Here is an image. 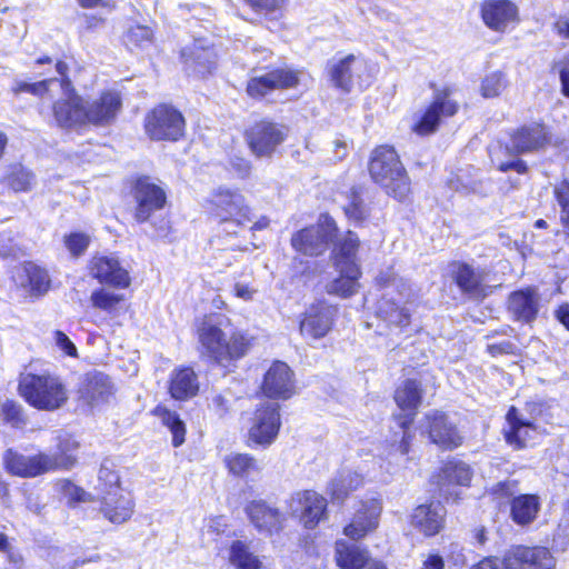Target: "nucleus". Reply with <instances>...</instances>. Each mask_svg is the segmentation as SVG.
<instances>
[{"label":"nucleus","instance_id":"1","mask_svg":"<svg viewBox=\"0 0 569 569\" xmlns=\"http://www.w3.org/2000/svg\"><path fill=\"white\" fill-rule=\"evenodd\" d=\"M359 238L352 231L339 240L333 250V266L338 273L326 284L329 295L349 298L358 292L361 270L357 260Z\"/></svg>","mask_w":569,"mask_h":569},{"label":"nucleus","instance_id":"2","mask_svg":"<svg viewBox=\"0 0 569 569\" xmlns=\"http://www.w3.org/2000/svg\"><path fill=\"white\" fill-rule=\"evenodd\" d=\"M18 391L29 406L42 411H56L69 399L64 382L60 377L50 373L23 375L19 380Z\"/></svg>","mask_w":569,"mask_h":569},{"label":"nucleus","instance_id":"3","mask_svg":"<svg viewBox=\"0 0 569 569\" xmlns=\"http://www.w3.org/2000/svg\"><path fill=\"white\" fill-rule=\"evenodd\" d=\"M369 173L372 180L398 200L410 193V180L396 150L388 146L376 148L370 158Z\"/></svg>","mask_w":569,"mask_h":569},{"label":"nucleus","instance_id":"4","mask_svg":"<svg viewBox=\"0 0 569 569\" xmlns=\"http://www.w3.org/2000/svg\"><path fill=\"white\" fill-rule=\"evenodd\" d=\"M207 209L221 224L232 227L229 232L246 227L252 221V210L246 197L238 190L227 187L216 188L207 199Z\"/></svg>","mask_w":569,"mask_h":569},{"label":"nucleus","instance_id":"5","mask_svg":"<svg viewBox=\"0 0 569 569\" xmlns=\"http://www.w3.org/2000/svg\"><path fill=\"white\" fill-rule=\"evenodd\" d=\"M380 284L386 288H393L397 290V297L393 296V290H390L379 301L378 315L386 321L396 326H406L409 323L410 310L408 305L416 299V292L411 284L406 280L396 277L392 272L385 277L380 274L378 278Z\"/></svg>","mask_w":569,"mask_h":569},{"label":"nucleus","instance_id":"6","mask_svg":"<svg viewBox=\"0 0 569 569\" xmlns=\"http://www.w3.org/2000/svg\"><path fill=\"white\" fill-rule=\"evenodd\" d=\"M421 399L422 390L420 383L416 380L408 379L396 389L395 401L401 410L408 411V416L401 418L399 422L400 431L390 440L391 452L401 456H406L409 452L412 436L408 429L412 423Z\"/></svg>","mask_w":569,"mask_h":569},{"label":"nucleus","instance_id":"7","mask_svg":"<svg viewBox=\"0 0 569 569\" xmlns=\"http://www.w3.org/2000/svg\"><path fill=\"white\" fill-rule=\"evenodd\" d=\"M327 73L331 83L350 92L353 86H367L372 76V68L361 54H347L339 59H332L327 64Z\"/></svg>","mask_w":569,"mask_h":569},{"label":"nucleus","instance_id":"8","mask_svg":"<svg viewBox=\"0 0 569 569\" xmlns=\"http://www.w3.org/2000/svg\"><path fill=\"white\" fill-rule=\"evenodd\" d=\"M184 128L182 114L168 104H159L144 119V129L152 140H178Z\"/></svg>","mask_w":569,"mask_h":569},{"label":"nucleus","instance_id":"9","mask_svg":"<svg viewBox=\"0 0 569 569\" xmlns=\"http://www.w3.org/2000/svg\"><path fill=\"white\" fill-rule=\"evenodd\" d=\"M335 231V220L327 214H322L317 224L295 233L291 239V244L297 251L303 254L318 256L326 250Z\"/></svg>","mask_w":569,"mask_h":569},{"label":"nucleus","instance_id":"10","mask_svg":"<svg viewBox=\"0 0 569 569\" xmlns=\"http://www.w3.org/2000/svg\"><path fill=\"white\" fill-rule=\"evenodd\" d=\"M505 569H556L557 560L541 546H515L503 555Z\"/></svg>","mask_w":569,"mask_h":569},{"label":"nucleus","instance_id":"11","mask_svg":"<svg viewBox=\"0 0 569 569\" xmlns=\"http://www.w3.org/2000/svg\"><path fill=\"white\" fill-rule=\"evenodd\" d=\"M279 409V405L272 401H264L256 409L249 429L251 441L261 446H269L274 441L281 426Z\"/></svg>","mask_w":569,"mask_h":569},{"label":"nucleus","instance_id":"12","mask_svg":"<svg viewBox=\"0 0 569 569\" xmlns=\"http://www.w3.org/2000/svg\"><path fill=\"white\" fill-rule=\"evenodd\" d=\"M64 98L53 103V117L62 128H77L86 124V103L71 88L68 79L60 81Z\"/></svg>","mask_w":569,"mask_h":569},{"label":"nucleus","instance_id":"13","mask_svg":"<svg viewBox=\"0 0 569 569\" xmlns=\"http://www.w3.org/2000/svg\"><path fill=\"white\" fill-rule=\"evenodd\" d=\"M287 137V129L278 123L260 121L247 131L250 150L257 157H270Z\"/></svg>","mask_w":569,"mask_h":569},{"label":"nucleus","instance_id":"14","mask_svg":"<svg viewBox=\"0 0 569 569\" xmlns=\"http://www.w3.org/2000/svg\"><path fill=\"white\" fill-rule=\"evenodd\" d=\"M136 201L134 219L138 222L147 221L151 214L161 210L167 202V194L162 187L156 184L148 177L139 178L133 187Z\"/></svg>","mask_w":569,"mask_h":569},{"label":"nucleus","instance_id":"15","mask_svg":"<svg viewBox=\"0 0 569 569\" xmlns=\"http://www.w3.org/2000/svg\"><path fill=\"white\" fill-rule=\"evenodd\" d=\"M480 17L487 28L500 33L520 20L519 8L511 0H483Z\"/></svg>","mask_w":569,"mask_h":569},{"label":"nucleus","instance_id":"16","mask_svg":"<svg viewBox=\"0 0 569 569\" xmlns=\"http://www.w3.org/2000/svg\"><path fill=\"white\" fill-rule=\"evenodd\" d=\"M299 80V71L276 69L262 76L251 77L247 83V93L254 99L262 98L273 90L295 88Z\"/></svg>","mask_w":569,"mask_h":569},{"label":"nucleus","instance_id":"17","mask_svg":"<svg viewBox=\"0 0 569 569\" xmlns=\"http://www.w3.org/2000/svg\"><path fill=\"white\" fill-rule=\"evenodd\" d=\"M336 313V308L325 302L310 306L300 321V333L312 340L323 338L331 330Z\"/></svg>","mask_w":569,"mask_h":569},{"label":"nucleus","instance_id":"18","mask_svg":"<svg viewBox=\"0 0 569 569\" xmlns=\"http://www.w3.org/2000/svg\"><path fill=\"white\" fill-rule=\"evenodd\" d=\"M422 430L432 443L445 450H451L462 443V437L448 417L439 411L430 412L425 418Z\"/></svg>","mask_w":569,"mask_h":569},{"label":"nucleus","instance_id":"19","mask_svg":"<svg viewBox=\"0 0 569 569\" xmlns=\"http://www.w3.org/2000/svg\"><path fill=\"white\" fill-rule=\"evenodd\" d=\"M8 471L19 477H37L46 472L54 471L56 460L49 453L40 452L34 456H23L8 450L4 457Z\"/></svg>","mask_w":569,"mask_h":569},{"label":"nucleus","instance_id":"20","mask_svg":"<svg viewBox=\"0 0 569 569\" xmlns=\"http://www.w3.org/2000/svg\"><path fill=\"white\" fill-rule=\"evenodd\" d=\"M261 390L272 399H289L295 393L293 372L282 361H274L264 373Z\"/></svg>","mask_w":569,"mask_h":569},{"label":"nucleus","instance_id":"21","mask_svg":"<svg viewBox=\"0 0 569 569\" xmlns=\"http://www.w3.org/2000/svg\"><path fill=\"white\" fill-rule=\"evenodd\" d=\"M457 111L458 104L449 98L448 93H438L413 124L412 130L420 136L432 133L442 118L452 117Z\"/></svg>","mask_w":569,"mask_h":569},{"label":"nucleus","instance_id":"22","mask_svg":"<svg viewBox=\"0 0 569 569\" xmlns=\"http://www.w3.org/2000/svg\"><path fill=\"white\" fill-rule=\"evenodd\" d=\"M538 433L533 420L519 409L511 407L506 415L503 435L506 441L516 449L528 445Z\"/></svg>","mask_w":569,"mask_h":569},{"label":"nucleus","instance_id":"23","mask_svg":"<svg viewBox=\"0 0 569 569\" xmlns=\"http://www.w3.org/2000/svg\"><path fill=\"white\" fill-rule=\"evenodd\" d=\"M122 107L119 92L104 91L89 104H86V124L109 126L111 124Z\"/></svg>","mask_w":569,"mask_h":569},{"label":"nucleus","instance_id":"24","mask_svg":"<svg viewBox=\"0 0 569 569\" xmlns=\"http://www.w3.org/2000/svg\"><path fill=\"white\" fill-rule=\"evenodd\" d=\"M90 274L100 283L113 288L126 289L131 282L128 270L122 268L114 257H93L90 261Z\"/></svg>","mask_w":569,"mask_h":569},{"label":"nucleus","instance_id":"25","mask_svg":"<svg viewBox=\"0 0 569 569\" xmlns=\"http://www.w3.org/2000/svg\"><path fill=\"white\" fill-rule=\"evenodd\" d=\"M381 510L382 506L376 499L362 503L351 522L345 527L343 533L352 540L365 538L378 528Z\"/></svg>","mask_w":569,"mask_h":569},{"label":"nucleus","instance_id":"26","mask_svg":"<svg viewBox=\"0 0 569 569\" xmlns=\"http://www.w3.org/2000/svg\"><path fill=\"white\" fill-rule=\"evenodd\" d=\"M326 507V499L315 491L298 492L290 502L291 511L300 513V519L307 528H313L319 522Z\"/></svg>","mask_w":569,"mask_h":569},{"label":"nucleus","instance_id":"27","mask_svg":"<svg viewBox=\"0 0 569 569\" xmlns=\"http://www.w3.org/2000/svg\"><path fill=\"white\" fill-rule=\"evenodd\" d=\"M198 340L204 352L220 361L227 359L226 337L213 317H206L198 327Z\"/></svg>","mask_w":569,"mask_h":569},{"label":"nucleus","instance_id":"28","mask_svg":"<svg viewBox=\"0 0 569 569\" xmlns=\"http://www.w3.org/2000/svg\"><path fill=\"white\" fill-rule=\"evenodd\" d=\"M134 503L129 493L120 487L107 491L102 498L100 511L112 523H123L133 515Z\"/></svg>","mask_w":569,"mask_h":569},{"label":"nucleus","instance_id":"29","mask_svg":"<svg viewBox=\"0 0 569 569\" xmlns=\"http://www.w3.org/2000/svg\"><path fill=\"white\" fill-rule=\"evenodd\" d=\"M246 513L254 528L264 533L279 531L284 520L283 515L263 500H252L246 506Z\"/></svg>","mask_w":569,"mask_h":569},{"label":"nucleus","instance_id":"30","mask_svg":"<svg viewBox=\"0 0 569 569\" xmlns=\"http://www.w3.org/2000/svg\"><path fill=\"white\" fill-rule=\"evenodd\" d=\"M445 508L440 503L420 505L411 513V526L426 537L438 535L445 527Z\"/></svg>","mask_w":569,"mask_h":569},{"label":"nucleus","instance_id":"31","mask_svg":"<svg viewBox=\"0 0 569 569\" xmlns=\"http://www.w3.org/2000/svg\"><path fill=\"white\" fill-rule=\"evenodd\" d=\"M81 398L91 407L107 403L114 395L111 379L102 372L88 373L80 389Z\"/></svg>","mask_w":569,"mask_h":569},{"label":"nucleus","instance_id":"32","mask_svg":"<svg viewBox=\"0 0 569 569\" xmlns=\"http://www.w3.org/2000/svg\"><path fill=\"white\" fill-rule=\"evenodd\" d=\"M13 280L31 297L43 296L50 286L47 271L32 262L19 267L14 272Z\"/></svg>","mask_w":569,"mask_h":569},{"label":"nucleus","instance_id":"33","mask_svg":"<svg viewBox=\"0 0 569 569\" xmlns=\"http://www.w3.org/2000/svg\"><path fill=\"white\" fill-rule=\"evenodd\" d=\"M540 298L532 288L515 291L509 297V310L518 320L530 322L539 311Z\"/></svg>","mask_w":569,"mask_h":569},{"label":"nucleus","instance_id":"34","mask_svg":"<svg viewBox=\"0 0 569 569\" xmlns=\"http://www.w3.org/2000/svg\"><path fill=\"white\" fill-rule=\"evenodd\" d=\"M548 131L539 123L520 128L511 138L512 149L517 153L537 150L548 142Z\"/></svg>","mask_w":569,"mask_h":569},{"label":"nucleus","instance_id":"35","mask_svg":"<svg viewBox=\"0 0 569 569\" xmlns=\"http://www.w3.org/2000/svg\"><path fill=\"white\" fill-rule=\"evenodd\" d=\"M336 560L342 569H366L369 562H379L370 558L367 550L345 540L336 542Z\"/></svg>","mask_w":569,"mask_h":569},{"label":"nucleus","instance_id":"36","mask_svg":"<svg viewBox=\"0 0 569 569\" xmlns=\"http://www.w3.org/2000/svg\"><path fill=\"white\" fill-rule=\"evenodd\" d=\"M199 391V382L191 368L176 369L169 380V392L176 400H187Z\"/></svg>","mask_w":569,"mask_h":569},{"label":"nucleus","instance_id":"37","mask_svg":"<svg viewBox=\"0 0 569 569\" xmlns=\"http://www.w3.org/2000/svg\"><path fill=\"white\" fill-rule=\"evenodd\" d=\"M540 510V500L536 495H520L510 503L511 519L519 526H527L535 521Z\"/></svg>","mask_w":569,"mask_h":569},{"label":"nucleus","instance_id":"38","mask_svg":"<svg viewBox=\"0 0 569 569\" xmlns=\"http://www.w3.org/2000/svg\"><path fill=\"white\" fill-rule=\"evenodd\" d=\"M363 485V477L357 471L343 469L331 480L328 491L335 501H343L352 491Z\"/></svg>","mask_w":569,"mask_h":569},{"label":"nucleus","instance_id":"39","mask_svg":"<svg viewBox=\"0 0 569 569\" xmlns=\"http://www.w3.org/2000/svg\"><path fill=\"white\" fill-rule=\"evenodd\" d=\"M228 561L236 569H261V558L250 550L248 542L233 540L228 549Z\"/></svg>","mask_w":569,"mask_h":569},{"label":"nucleus","instance_id":"40","mask_svg":"<svg viewBox=\"0 0 569 569\" xmlns=\"http://www.w3.org/2000/svg\"><path fill=\"white\" fill-rule=\"evenodd\" d=\"M485 270L473 269L468 264H459L456 270V281L460 289L472 295H480L482 282L486 280Z\"/></svg>","mask_w":569,"mask_h":569},{"label":"nucleus","instance_id":"41","mask_svg":"<svg viewBox=\"0 0 569 569\" xmlns=\"http://www.w3.org/2000/svg\"><path fill=\"white\" fill-rule=\"evenodd\" d=\"M152 413L171 431L173 447L181 446L184 442L186 426L178 413L161 405L157 406Z\"/></svg>","mask_w":569,"mask_h":569},{"label":"nucleus","instance_id":"42","mask_svg":"<svg viewBox=\"0 0 569 569\" xmlns=\"http://www.w3.org/2000/svg\"><path fill=\"white\" fill-rule=\"evenodd\" d=\"M473 476L472 468L460 460L448 461L441 471V478L443 481V486L448 485H459V486H469Z\"/></svg>","mask_w":569,"mask_h":569},{"label":"nucleus","instance_id":"43","mask_svg":"<svg viewBox=\"0 0 569 569\" xmlns=\"http://www.w3.org/2000/svg\"><path fill=\"white\" fill-rule=\"evenodd\" d=\"M224 466L236 477H247L259 471L257 460L248 453L232 452L224 457Z\"/></svg>","mask_w":569,"mask_h":569},{"label":"nucleus","instance_id":"44","mask_svg":"<svg viewBox=\"0 0 569 569\" xmlns=\"http://www.w3.org/2000/svg\"><path fill=\"white\" fill-rule=\"evenodd\" d=\"M78 447V442L71 437L60 438L57 452L49 455L57 462L54 470L72 468L77 462L76 451Z\"/></svg>","mask_w":569,"mask_h":569},{"label":"nucleus","instance_id":"45","mask_svg":"<svg viewBox=\"0 0 569 569\" xmlns=\"http://www.w3.org/2000/svg\"><path fill=\"white\" fill-rule=\"evenodd\" d=\"M123 299V295L116 293L106 288H99L92 291L90 296L92 306L107 312H112Z\"/></svg>","mask_w":569,"mask_h":569},{"label":"nucleus","instance_id":"46","mask_svg":"<svg viewBox=\"0 0 569 569\" xmlns=\"http://www.w3.org/2000/svg\"><path fill=\"white\" fill-rule=\"evenodd\" d=\"M8 184L14 192H28L34 183V176L31 171L19 166L14 167L9 173Z\"/></svg>","mask_w":569,"mask_h":569},{"label":"nucleus","instance_id":"47","mask_svg":"<svg viewBox=\"0 0 569 569\" xmlns=\"http://www.w3.org/2000/svg\"><path fill=\"white\" fill-rule=\"evenodd\" d=\"M508 86L506 76L500 71L487 74L481 82V96L483 98L498 97Z\"/></svg>","mask_w":569,"mask_h":569},{"label":"nucleus","instance_id":"48","mask_svg":"<svg viewBox=\"0 0 569 569\" xmlns=\"http://www.w3.org/2000/svg\"><path fill=\"white\" fill-rule=\"evenodd\" d=\"M2 419L12 427L19 428L26 425L22 407L12 400H6L1 405Z\"/></svg>","mask_w":569,"mask_h":569},{"label":"nucleus","instance_id":"49","mask_svg":"<svg viewBox=\"0 0 569 569\" xmlns=\"http://www.w3.org/2000/svg\"><path fill=\"white\" fill-rule=\"evenodd\" d=\"M153 32L147 26L137 24L131 27L126 33V42L136 47H144L152 41Z\"/></svg>","mask_w":569,"mask_h":569},{"label":"nucleus","instance_id":"50","mask_svg":"<svg viewBox=\"0 0 569 569\" xmlns=\"http://www.w3.org/2000/svg\"><path fill=\"white\" fill-rule=\"evenodd\" d=\"M66 247L73 256L82 254L90 243V237L82 232H74L66 237Z\"/></svg>","mask_w":569,"mask_h":569},{"label":"nucleus","instance_id":"51","mask_svg":"<svg viewBox=\"0 0 569 569\" xmlns=\"http://www.w3.org/2000/svg\"><path fill=\"white\" fill-rule=\"evenodd\" d=\"M228 346V356L227 358H239L244 355L248 348V341L241 333H233L229 341H227Z\"/></svg>","mask_w":569,"mask_h":569},{"label":"nucleus","instance_id":"52","mask_svg":"<svg viewBox=\"0 0 569 569\" xmlns=\"http://www.w3.org/2000/svg\"><path fill=\"white\" fill-rule=\"evenodd\" d=\"M346 214L355 220L361 221L366 216V209L361 198L353 192L350 202L345 207Z\"/></svg>","mask_w":569,"mask_h":569},{"label":"nucleus","instance_id":"53","mask_svg":"<svg viewBox=\"0 0 569 569\" xmlns=\"http://www.w3.org/2000/svg\"><path fill=\"white\" fill-rule=\"evenodd\" d=\"M99 481L103 483L107 491H114L117 487L119 486V476L111 469L101 466L99 470Z\"/></svg>","mask_w":569,"mask_h":569},{"label":"nucleus","instance_id":"54","mask_svg":"<svg viewBox=\"0 0 569 569\" xmlns=\"http://www.w3.org/2000/svg\"><path fill=\"white\" fill-rule=\"evenodd\" d=\"M56 346L69 357H78V351L74 343L62 331L54 332Z\"/></svg>","mask_w":569,"mask_h":569},{"label":"nucleus","instance_id":"55","mask_svg":"<svg viewBox=\"0 0 569 569\" xmlns=\"http://www.w3.org/2000/svg\"><path fill=\"white\" fill-rule=\"evenodd\" d=\"M52 86H60V82L56 79H48L37 83H24L20 87V90L29 91L34 94H42L48 91Z\"/></svg>","mask_w":569,"mask_h":569},{"label":"nucleus","instance_id":"56","mask_svg":"<svg viewBox=\"0 0 569 569\" xmlns=\"http://www.w3.org/2000/svg\"><path fill=\"white\" fill-rule=\"evenodd\" d=\"M257 10L274 11L281 8L284 0H247Z\"/></svg>","mask_w":569,"mask_h":569},{"label":"nucleus","instance_id":"57","mask_svg":"<svg viewBox=\"0 0 569 569\" xmlns=\"http://www.w3.org/2000/svg\"><path fill=\"white\" fill-rule=\"evenodd\" d=\"M209 406L213 408L218 415L222 416L229 408V399L221 393H213L210 398Z\"/></svg>","mask_w":569,"mask_h":569},{"label":"nucleus","instance_id":"58","mask_svg":"<svg viewBox=\"0 0 569 569\" xmlns=\"http://www.w3.org/2000/svg\"><path fill=\"white\" fill-rule=\"evenodd\" d=\"M560 80L562 86V93L569 98V52L565 56L561 61L560 68Z\"/></svg>","mask_w":569,"mask_h":569},{"label":"nucleus","instance_id":"59","mask_svg":"<svg viewBox=\"0 0 569 569\" xmlns=\"http://www.w3.org/2000/svg\"><path fill=\"white\" fill-rule=\"evenodd\" d=\"M234 295L236 297L244 300V301H250L253 299V296L256 295L257 292V289H254L253 287L249 286V284H246V283H241V282H237L234 284Z\"/></svg>","mask_w":569,"mask_h":569},{"label":"nucleus","instance_id":"60","mask_svg":"<svg viewBox=\"0 0 569 569\" xmlns=\"http://www.w3.org/2000/svg\"><path fill=\"white\" fill-rule=\"evenodd\" d=\"M488 351L492 356L513 353L516 347L510 341L488 345Z\"/></svg>","mask_w":569,"mask_h":569},{"label":"nucleus","instance_id":"61","mask_svg":"<svg viewBox=\"0 0 569 569\" xmlns=\"http://www.w3.org/2000/svg\"><path fill=\"white\" fill-rule=\"evenodd\" d=\"M553 30L558 36L569 39V17H559L553 23Z\"/></svg>","mask_w":569,"mask_h":569},{"label":"nucleus","instance_id":"62","mask_svg":"<svg viewBox=\"0 0 569 569\" xmlns=\"http://www.w3.org/2000/svg\"><path fill=\"white\" fill-rule=\"evenodd\" d=\"M473 569H505L503 559L500 561L498 558H485Z\"/></svg>","mask_w":569,"mask_h":569},{"label":"nucleus","instance_id":"63","mask_svg":"<svg viewBox=\"0 0 569 569\" xmlns=\"http://www.w3.org/2000/svg\"><path fill=\"white\" fill-rule=\"evenodd\" d=\"M231 164H232V168L238 173V176H240L242 178L247 177L250 173L251 166H250V162L246 159L237 158L236 160H233L231 162Z\"/></svg>","mask_w":569,"mask_h":569},{"label":"nucleus","instance_id":"64","mask_svg":"<svg viewBox=\"0 0 569 569\" xmlns=\"http://www.w3.org/2000/svg\"><path fill=\"white\" fill-rule=\"evenodd\" d=\"M445 563L440 556L430 555L425 561L422 569H443Z\"/></svg>","mask_w":569,"mask_h":569}]
</instances>
